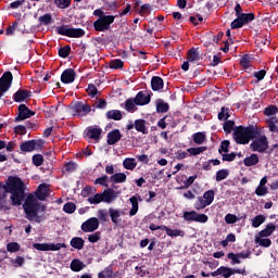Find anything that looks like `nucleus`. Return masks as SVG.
<instances>
[{"label":"nucleus","instance_id":"nucleus-1","mask_svg":"<svg viewBox=\"0 0 278 278\" xmlns=\"http://www.w3.org/2000/svg\"><path fill=\"white\" fill-rule=\"evenodd\" d=\"M25 182L17 176H9L5 185H0V212H8L23 205Z\"/></svg>","mask_w":278,"mask_h":278},{"label":"nucleus","instance_id":"nucleus-2","mask_svg":"<svg viewBox=\"0 0 278 278\" xmlns=\"http://www.w3.org/2000/svg\"><path fill=\"white\" fill-rule=\"evenodd\" d=\"M260 136L257 126L250 125L248 127L239 126L235 129L233 138L237 144H249L251 140Z\"/></svg>","mask_w":278,"mask_h":278},{"label":"nucleus","instance_id":"nucleus-3","mask_svg":"<svg viewBox=\"0 0 278 278\" xmlns=\"http://www.w3.org/2000/svg\"><path fill=\"white\" fill-rule=\"evenodd\" d=\"M47 210V206L41 205L34 199V197H28L26 199V202L24 204V212L26 214L27 220L35 223H42L43 218L42 216L38 215L39 212H45Z\"/></svg>","mask_w":278,"mask_h":278},{"label":"nucleus","instance_id":"nucleus-4","mask_svg":"<svg viewBox=\"0 0 278 278\" xmlns=\"http://www.w3.org/2000/svg\"><path fill=\"white\" fill-rule=\"evenodd\" d=\"M220 277L229 278L231 275H247V269H236L227 266H220L213 273L201 271V277Z\"/></svg>","mask_w":278,"mask_h":278},{"label":"nucleus","instance_id":"nucleus-5","mask_svg":"<svg viewBox=\"0 0 278 278\" xmlns=\"http://www.w3.org/2000/svg\"><path fill=\"white\" fill-rule=\"evenodd\" d=\"M59 36H66L67 38H84L86 36V30L83 28H73L68 25H61L55 29Z\"/></svg>","mask_w":278,"mask_h":278},{"label":"nucleus","instance_id":"nucleus-6","mask_svg":"<svg viewBox=\"0 0 278 278\" xmlns=\"http://www.w3.org/2000/svg\"><path fill=\"white\" fill-rule=\"evenodd\" d=\"M45 147V140L42 139H31L24 141L20 144V150L22 153H31L33 151H40Z\"/></svg>","mask_w":278,"mask_h":278},{"label":"nucleus","instance_id":"nucleus-7","mask_svg":"<svg viewBox=\"0 0 278 278\" xmlns=\"http://www.w3.org/2000/svg\"><path fill=\"white\" fill-rule=\"evenodd\" d=\"M115 20V15H106V17L98 18L93 22L94 31H109V29L112 28L111 25Z\"/></svg>","mask_w":278,"mask_h":278},{"label":"nucleus","instance_id":"nucleus-8","mask_svg":"<svg viewBox=\"0 0 278 278\" xmlns=\"http://www.w3.org/2000/svg\"><path fill=\"white\" fill-rule=\"evenodd\" d=\"M70 108L73 112V116H88L92 112V108L88 103L81 101L72 102Z\"/></svg>","mask_w":278,"mask_h":278},{"label":"nucleus","instance_id":"nucleus-9","mask_svg":"<svg viewBox=\"0 0 278 278\" xmlns=\"http://www.w3.org/2000/svg\"><path fill=\"white\" fill-rule=\"evenodd\" d=\"M214 190H208L203 193V197H199L194 203L195 210H204L207 205H212L214 203Z\"/></svg>","mask_w":278,"mask_h":278},{"label":"nucleus","instance_id":"nucleus-10","mask_svg":"<svg viewBox=\"0 0 278 278\" xmlns=\"http://www.w3.org/2000/svg\"><path fill=\"white\" fill-rule=\"evenodd\" d=\"M250 149L257 153H266V151H268V138H266V136H258L254 138L250 144Z\"/></svg>","mask_w":278,"mask_h":278},{"label":"nucleus","instance_id":"nucleus-11","mask_svg":"<svg viewBox=\"0 0 278 278\" xmlns=\"http://www.w3.org/2000/svg\"><path fill=\"white\" fill-rule=\"evenodd\" d=\"M182 218L189 223H207L210 220V217L205 214L197 213V211H186L182 214Z\"/></svg>","mask_w":278,"mask_h":278},{"label":"nucleus","instance_id":"nucleus-12","mask_svg":"<svg viewBox=\"0 0 278 278\" xmlns=\"http://www.w3.org/2000/svg\"><path fill=\"white\" fill-rule=\"evenodd\" d=\"M12 81H14V76L12 75V72H5L0 77V99L12 88Z\"/></svg>","mask_w":278,"mask_h":278},{"label":"nucleus","instance_id":"nucleus-13","mask_svg":"<svg viewBox=\"0 0 278 278\" xmlns=\"http://www.w3.org/2000/svg\"><path fill=\"white\" fill-rule=\"evenodd\" d=\"M18 114L15 117V123H21L22 121H27L31 116H36V112L29 110L25 104H20L17 108Z\"/></svg>","mask_w":278,"mask_h":278},{"label":"nucleus","instance_id":"nucleus-14","mask_svg":"<svg viewBox=\"0 0 278 278\" xmlns=\"http://www.w3.org/2000/svg\"><path fill=\"white\" fill-rule=\"evenodd\" d=\"M36 251H60L66 249V243H34Z\"/></svg>","mask_w":278,"mask_h":278},{"label":"nucleus","instance_id":"nucleus-15","mask_svg":"<svg viewBox=\"0 0 278 278\" xmlns=\"http://www.w3.org/2000/svg\"><path fill=\"white\" fill-rule=\"evenodd\" d=\"M252 252L248 250L247 252H239V253H233L230 252L227 254L228 260H231L230 264L232 266H236V264H242V261L240 260H249L251 257Z\"/></svg>","mask_w":278,"mask_h":278},{"label":"nucleus","instance_id":"nucleus-16","mask_svg":"<svg viewBox=\"0 0 278 278\" xmlns=\"http://www.w3.org/2000/svg\"><path fill=\"white\" fill-rule=\"evenodd\" d=\"M80 228L81 231H84L85 233H91L92 231H97V229H99V218L91 217L87 219L81 224Z\"/></svg>","mask_w":278,"mask_h":278},{"label":"nucleus","instance_id":"nucleus-17","mask_svg":"<svg viewBox=\"0 0 278 278\" xmlns=\"http://www.w3.org/2000/svg\"><path fill=\"white\" fill-rule=\"evenodd\" d=\"M101 134H103V129L99 126H89L85 129V138H89V140H101Z\"/></svg>","mask_w":278,"mask_h":278},{"label":"nucleus","instance_id":"nucleus-18","mask_svg":"<svg viewBox=\"0 0 278 278\" xmlns=\"http://www.w3.org/2000/svg\"><path fill=\"white\" fill-rule=\"evenodd\" d=\"M114 189H116V185H112V188L105 189L102 192L103 203H114V201H116L118 193H116Z\"/></svg>","mask_w":278,"mask_h":278},{"label":"nucleus","instance_id":"nucleus-19","mask_svg":"<svg viewBox=\"0 0 278 278\" xmlns=\"http://www.w3.org/2000/svg\"><path fill=\"white\" fill-rule=\"evenodd\" d=\"M31 91L27 89L20 88L14 94H13V101L15 103H23L24 101H27V99H30Z\"/></svg>","mask_w":278,"mask_h":278},{"label":"nucleus","instance_id":"nucleus-20","mask_svg":"<svg viewBox=\"0 0 278 278\" xmlns=\"http://www.w3.org/2000/svg\"><path fill=\"white\" fill-rule=\"evenodd\" d=\"M121 138H123V134H121L119 129H113L109 131L106 136V143L110 144V147L116 144L117 142H121Z\"/></svg>","mask_w":278,"mask_h":278},{"label":"nucleus","instance_id":"nucleus-21","mask_svg":"<svg viewBox=\"0 0 278 278\" xmlns=\"http://www.w3.org/2000/svg\"><path fill=\"white\" fill-rule=\"evenodd\" d=\"M77 77V73L73 68H66L61 74V81L62 84H73L75 81V78Z\"/></svg>","mask_w":278,"mask_h":278},{"label":"nucleus","instance_id":"nucleus-22","mask_svg":"<svg viewBox=\"0 0 278 278\" xmlns=\"http://www.w3.org/2000/svg\"><path fill=\"white\" fill-rule=\"evenodd\" d=\"M136 105H149L151 103V94L144 93V91H139L134 98Z\"/></svg>","mask_w":278,"mask_h":278},{"label":"nucleus","instance_id":"nucleus-23","mask_svg":"<svg viewBox=\"0 0 278 278\" xmlns=\"http://www.w3.org/2000/svg\"><path fill=\"white\" fill-rule=\"evenodd\" d=\"M109 216L111 218V222L113 225H118L121 223V217L125 216V211H122L121 208H109Z\"/></svg>","mask_w":278,"mask_h":278},{"label":"nucleus","instance_id":"nucleus-24","mask_svg":"<svg viewBox=\"0 0 278 278\" xmlns=\"http://www.w3.org/2000/svg\"><path fill=\"white\" fill-rule=\"evenodd\" d=\"M35 194L38 201H45L49 197V186L47 184L39 185Z\"/></svg>","mask_w":278,"mask_h":278},{"label":"nucleus","instance_id":"nucleus-25","mask_svg":"<svg viewBox=\"0 0 278 278\" xmlns=\"http://www.w3.org/2000/svg\"><path fill=\"white\" fill-rule=\"evenodd\" d=\"M276 230H277V226H275V224L273 223H269L266 225L265 229L258 232V236L260 238H268L273 236V233H275Z\"/></svg>","mask_w":278,"mask_h":278},{"label":"nucleus","instance_id":"nucleus-26","mask_svg":"<svg viewBox=\"0 0 278 278\" xmlns=\"http://www.w3.org/2000/svg\"><path fill=\"white\" fill-rule=\"evenodd\" d=\"M135 129L136 131H139V134H143V136H147V134H149V128H147V122L142 118L135 121Z\"/></svg>","mask_w":278,"mask_h":278},{"label":"nucleus","instance_id":"nucleus-27","mask_svg":"<svg viewBox=\"0 0 278 278\" xmlns=\"http://www.w3.org/2000/svg\"><path fill=\"white\" fill-rule=\"evenodd\" d=\"M151 88L154 92L162 90V88H164V79L160 76H153L151 78Z\"/></svg>","mask_w":278,"mask_h":278},{"label":"nucleus","instance_id":"nucleus-28","mask_svg":"<svg viewBox=\"0 0 278 278\" xmlns=\"http://www.w3.org/2000/svg\"><path fill=\"white\" fill-rule=\"evenodd\" d=\"M238 220H247L245 213L241 214L240 217H238L231 213H228L225 216V222L227 223V225H236V223H238Z\"/></svg>","mask_w":278,"mask_h":278},{"label":"nucleus","instance_id":"nucleus-29","mask_svg":"<svg viewBox=\"0 0 278 278\" xmlns=\"http://www.w3.org/2000/svg\"><path fill=\"white\" fill-rule=\"evenodd\" d=\"M108 121H123V112L121 110H110L105 113Z\"/></svg>","mask_w":278,"mask_h":278},{"label":"nucleus","instance_id":"nucleus-30","mask_svg":"<svg viewBox=\"0 0 278 278\" xmlns=\"http://www.w3.org/2000/svg\"><path fill=\"white\" fill-rule=\"evenodd\" d=\"M70 244L73 249L81 251L86 244V241L81 237H74L71 239Z\"/></svg>","mask_w":278,"mask_h":278},{"label":"nucleus","instance_id":"nucleus-31","mask_svg":"<svg viewBox=\"0 0 278 278\" xmlns=\"http://www.w3.org/2000/svg\"><path fill=\"white\" fill-rule=\"evenodd\" d=\"M129 203L131 204V208L129 211V216H136L140 210V204L138 203V198L132 195L129 198Z\"/></svg>","mask_w":278,"mask_h":278},{"label":"nucleus","instance_id":"nucleus-32","mask_svg":"<svg viewBox=\"0 0 278 278\" xmlns=\"http://www.w3.org/2000/svg\"><path fill=\"white\" fill-rule=\"evenodd\" d=\"M109 180L112 184H125V181H127V175H125V173H116L113 174Z\"/></svg>","mask_w":278,"mask_h":278},{"label":"nucleus","instance_id":"nucleus-33","mask_svg":"<svg viewBox=\"0 0 278 278\" xmlns=\"http://www.w3.org/2000/svg\"><path fill=\"white\" fill-rule=\"evenodd\" d=\"M124 110H126V112H130V114H134V112L138 110V108H136V99L135 98L127 99L124 103Z\"/></svg>","mask_w":278,"mask_h":278},{"label":"nucleus","instance_id":"nucleus-34","mask_svg":"<svg viewBox=\"0 0 278 278\" xmlns=\"http://www.w3.org/2000/svg\"><path fill=\"white\" fill-rule=\"evenodd\" d=\"M170 110V105L168 103L164 102V100L159 99L156 101V112L157 114H166Z\"/></svg>","mask_w":278,"mask_h":278},{"label":"nucleus","instance_id":"nucleus-35","mask_svg":"<svg viewBox=\"0 0 278 278\" xmlns=\"http://www.w3.org/2000/svg\"><path fill=\"white\" fill-rule=\"evenodd\" d=\"M244 166H257L260 164V156L257 154H251L243 160Z\"/></svg>","mask_w":278,"mask_h":278},{"label":"nucleus","instance_id":"nucleus-36","mask_svg":"<svg viewBox=\"0 0 278 278\" xmlns=\"http://www.w3.org/2000/svg\"><path fill=\"white\" fill-rule=\"evenodd\" d=\"M70 267L71 270H73V273H79L84 270V268H86V265L84 264V262L79 261L78 258H75L72 261Z\"/></svg>","mask_w":278,"mask_h":278},{"label":"nucleus","instance_id":"nucleus-37","mask_svg":"<svg viewBox=\"0 0 278 278\" xmlns=\"http://www.w3.org/2000/svg\"><path fill=\"white\" fill-rule=\"evenodd\" d=\"M201 60V54H199V48H191L188 51V61L189 62H199Z\"/></svg>","mask_w":278,"mask_h":278},{"label":"nucleus","instance_id":"nucleus-38","mask_svg":"<svg viewBox=\"0 0 278 278\" xmlns=\"http://www.w3.org/2000/svg\"><path fill=\"white\" fill-rule=\"evenodd\" d=\"M123 166L126 170H134L138 166V163H136V159L127 157L123 161Z\"/></svg>","mask_w":278,"mask_h":278},{"label":"nucleus","instance_id":"nucleus-39","mask_svg":"<svg viewBox=\"0 0 278 278\" xmlns=\"http://www.w3.org/2000/svg\"><path fill=\"white\" fill-rule=\"evenodd\" d=\"M123 66H125V62L121 59L111 60L109 63V68H113V71H118L123 68Z\"/></svg>","mask_w":278,"mask_h":278},{"label":"nucleus","instance_id":"nucleus-40","mask_svg":"<svg viewBox=\"0 0 278 278\" xmlns=\"http://www.w3.org/2000/svg\"><path fill=\"white\" fill-rule=\"evenodd\" d=\"M254 242L256 244H260V247H264L265 249H268V247H270V244H273V241L268 238H265L264 237H255L254 239Z\"/></svg>","mask_w":278,"mask_h":278},{"label":"nucleus","instance_id":"nucleus-41","mask_svg":"<svg viewBox=\"0 0 278 278\" xmlns=\"http://www.w3.org/2000/svg\"><path fill=\"white\" fill-rule=\"evenodd\" d=\"M39 25H51L53 23V16L51 13H46L38 18Z\"/></svg>","mask_w":278,"mask_h":278},{"label":"nucleus","instance_id":"nucleus-42","mask_svg":"<svg viewBox=\"0 0 278 278\" xmlns=\"http://www.w3.org/2000/svg\"><path fill=\"white\" fill-rule=\"evenodd\" d=\"M239 18L241 20L242 25H248V23L255 21V14L242 13L241 15H239Z\"/></svg>","mask_w":278,"mask_h":278},{"label":"nucleus","instance_id":"nucleus-43","mask_svg":"<svg viewBox=\"0 0 278 278\" xmlns=\"http://www.w3.org/2000/svg\"><path fill=\"white\" fill-rule=\"evenodd\" d=\"M264 223H266V216L264 215H256L252 218V227H254V229H257V227L264 225Z\"/></svg>","mask_w":278,"mask_h":278},{"label":"nucleus","instance_id":"nucleus-44","mask_svg":"<svg viewBox=\"0 0 278 278\" xmlns=\"http://www.w3.org/2000/svg\"><path fill=\"white\" fill-rule=\"evenodd\" d=\"M229 147H231V142L229 140H223L218 149V154L229 153Z\"/></svg>","mask_w":278,"mask_h":278},{"label":"nucleus","instance_id":"nucleus-45","mask_svg":"<svg viewBox=\"0 0 278 278\" xmlns=\"http://www.w3.org/2000/svg\"><path fill=\"white\" fill-rule=\"evenodd\" d=\"M108 181H110V176L103 175L94 180V186H103L104 188H109L110 185H108Z\"/></svg>","mask_w":278,"mask_h":278},{"label":"nucleus","instance_id":"nucleus-46","mask_svg":"<svg viewBox=\"0 0 278 278\" xmlns=\"http://www.w3.org/2000/svg\"><path fill=\"white\" fill-rule=\"evenodd\" d=\"M229 177V169H219L216 172V181H225Z\"/></svg>","mask_w":278,"mask_h":278},{"label":"nucleus","instance_id":"nucleus-47","mask_svg":"<svg viewBox=\"0 0 278 278\" xmlns=\"http://www.w3.org/2000/svg\"><path fill=\"white\" fill-rule=\"evenodd\" d=\"M88 202L91 205H99V203H103V193H96L92 198H88Z\"/></svg>","mask_w":278,"mask_h":278},{"label":"nucleus","instance_id":"nucleus-48","mask_svg":"<svg viewBox=\"0 0 278 278\" xmlns=\"http://www.w3.org/2000/svg\"><path fill=\"white\" fill-rule=\"evenodd\" d=\"M73 0H54V5L59 8V10H66V8H71V3Z\"/></svg>","mask_w":278,"mask_h":278},{"label":"nucleus","instance_id":"nucleus-49","mask_svg":"<svg viewBox=\"0 0 278 278\" xmlns=\"http://www.w3.org/2000/svg\"><path fill=\"white\" fill-rule=\"evenodd\" d=\"M91 110V112H97V110H105L108 108V101L105 99H99Z\"/></svg>","mask_w":278,"mask_h":278},{"label":"nucleus","instance_id":"nucleus-50","mask_svg":"<svg viewBox=\"0 0 278 278\" xmlns=\"http://www.w3.org/2000/svg\"><path fill=\"white\" fill-rule=\"evenodd\" d=\"M193 142L195 144H203L205 142V132H195L192 135Z\"/></svg>","mask_w":278,"mask_h":278},{"label":"nucleus","instance_id":"nucleus-51","mask_svg":"<svg viewBox=\"0 0 278 278\" xmlns=\"http://www.w3.org/2000/svg\"><path fill=\"white\" fill-rule=\"evenodd\" d=\"M166 235L169 236V238H184V236H186V232H184V230L169 228Z\"/></svg>","mask_w":278,"mask_h":278},{"label":"nucleus","instance_id":"nucleus-52","mask_svg":"<svg viewBox=\"0 0 278 278\" xmlns=\"http://www.w3.org/2000/svg\"><path fill=\"white\" fill-rule=\"evenodd\" d=\"M75 210H77V205L73 202H67L63 205V212L65 214H75Z\"/></svg>","mask_w":278,"mask_h":278},{"label":"nucleus","instance_id":"nucleus-53","mask_svg":"<svg viewBox=\"0 0 278 278\" xmlns=\"http://www.w3.org/2000/svg\"><path fill=\"white\" fill-rule=\"evenodd\" d=\"M203 151H207V147H198V148L187 149V153H189L190 155H201Z\"/></svg>","mask_w":278,"mask_h":278},{"label":"nucleus","instance_id":"nucleus-54","mask_svg":"<svg viewBox=\"0 0 278 278\" xmlns=\"http://www.w3.org/2000/svg\"><path fill=\"white\" fill-rule=\"evenodd\" d=\"M7 251H9V253H18V251H21V244L16 242H10L7 244Z\"/></svg>","mask_w":278,"mask_h":278},{"label":"nucleus","instance_id":"nucleus-55","mask_svg":"<svg viewBox=\"0 0 278 278\" xmlns=\"http://www.w3.org/2000/svg\"><path fill=\"white\" fill-rule=\"evenodd\" d=\"M268 194V187L258 185L255 189V195L256 197H266Z\"/></svg>","mask_w":278,"mask_h":278},{"label":"nucleus","instance_id":"nucleus-56","mask_svg":"<svg viewBox=\"0 0 278 278\" xmlns=\"http://www.w3.org/2000/svg\"><path fill=\"white\" fill-rule=\"evenodd\" d=\"M71 55V46H65L59 49V56L66 59Z\"/></svg>","mask_w":278,"mask_h":278},{"label":"nucleus","instance_id":"nucleus-57","mask_svg":"<svg viewBox=\"0 0 278 278\" xmlns=\"http://www.w3.org/2000/svg\"><path fill=\"white\" fill-rule=\"evenodd\" d=\"M236 126V122L229 119L224 123V131L225 134H231L233 131V127Z\"/></svg>","mask_w":278,"mask_h":278},{"label":"nucleus","instance_id":"nucleus-58","mask_svg":"<svg viewBox=\"0 0 278 278\" xmlns=\"http://www.w3.org/2000/svg\"><path fill=\"white\" fill-rule=\"evenodd\" d=\"M277 112H278V108L277 106L269 105V106L265 108L263 114L265 116H275V114H277Z\"/></svg>","mask_w":278,"mask_h":278},{"label":"nucleus","instance_id":"nucleus-59","mask_svg":"<svg viewBox=\"0 0 278 278\" xmlns=\"http://www.w3.org/2000/svg\"><path fill=\"white\" fill-rule=\"evenodd\" d=\"M86 92L89 94V97L94 98L97 97V94H99V89H97V86H94V84H89Z\"/></svg>","mask_w":278,"mask_h":278},{"label":"nucleus","instance_id":"nucleus-60","mask_svg":"<svg viewBox=\"0 0 278 278\" xmlns=\"http://www.w3.org/2000/svg\"><path fill=\"white\" fill-rule=\"evenodd\" d=\"M33 164L34 166H42V164H45V157L42 154L33 155Z\"/></svg>","mask_w":278,"mask_h":278},{"label":"nucleus","instance_id":"nucleus-61","mask_svg":"<svg viewBox=\"0 0 278 278\" xmlns=\"http://www.w3.org/2000/svg\"><path fill=\"white\" fill-rule=\"evenodd\" d=\"M98 218L101 223H108V220H110L109 216H108V211L100 208L98 211Z\"/></svg>","mask_w":278,"mask_h":278},{"label":"nucleus","instance_id":"nucleus-62","mask_svg":"<svg viewBox=\"0 0 278 278\" xmlns=\"http://www.w3.org/2000/svg\"><path fill=\"white\" fill-rule=\"evenodd\" d=\"M236 155H238L236 152H231V153H225L222 154V160L223 162H233L236 160Z\"/></svg>","mask_w":278,"mask_h":278},{"label":"nucleus","instance_id":"nucleus-63","mask_svg":"<svg viewBox=\"0 0 278 278\" xmlns=\"http://www.w3.org/2000/svg\"><path fill=\"white\" fill-rule=\"evenodd\" d=\"M229 109L223 106L220 112L218 113V119L219 121H227V118H229Z\"/></svg>","mask_w":278,"mask_h":278},{"label":"nucleus","instance_id":"nucleus-64","mask_svg":"<svg viewBox=\"0 0 278 278\" xmlns=\"http://www.w3.org/2000/svg\"><path fill=\"white\" fill-rule=\"evenodd\" d=\"M253 75L256 78L255 84H260V81H263L264 77H266V70L254 72Z\"/></svg>","mask_w":278,"mask_h":278}]
</instances>
